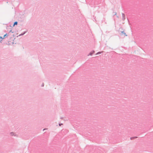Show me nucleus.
<instances>
[{
	"mask_svg": "<svg viewBox=\"0 0 153 153\" xmlns=\"http://www.w3.org/2000/svg\"><path fill=\"white\" fill-rule=\"evenodd\" d=\"M8 35V34L6 33L4 36L3 37H2L1 36H0V42H1V41L2 40L4 39L6 37H7Z\"/></svg>",
	"mask_w": 153,
	"mask_h": 153,
	"instance_id": "f257e3e1",
	"label": "nucleus"
},
{
	"mask_svg": "<svg viewBox=\"0 0 153 153\" xmlns=\"http://www.w3.org/2000/svg\"><path fill=\"white\" fill-rule=\"evenodd\" d=\"M27 32V31H25L23 33H22L21 34H19V36H17V37H18V36H21L24 35Z\"/></svg>",
	"mask_w": 153,
	"mask_h": 153,
	"instance_id": "f03ea898",
	"label": "nucleus"
},
{
	"mask_svg": "<svg viewBox=\"0 0 153 153\" xmlns=\"http://www.w3.org/2000/svg\"><path fill=\"white\" fill-rule=\"evenodd\" d=\"M122 20L123 21H124L126 19L125 14L123 13H122Z\"/></svg>",
	"mask_w": 153,
	"mask_h": 153,
	"instance_id": "7ed1b4c3",
	"label": "nucleus"
},
{
	"mask_svg": "<svg viewBox=\"0 0 153 153\" xmlns=\"http://www.w3.org/2000/svg\"><path fill=\"white\" fill-rule=\"evenodd\" d=\"M95 53V51L94 50L92 51L91 52L89 55H88V56L90 55L92 56L94 53Z\"/></svg>",
	"mask_w": 153,
	"mask_h": 153,
	"instance_id": "20e7f679",
	"label": "nucleus"
},
{
	"mask_svg": "<svg viewBox=\"0 0 153 153\" xmlns=\"http://www.w3.org/2000/svg\"><path fill=\"white\" fill-rule=\"evenodd\" d=\"M18 24V22L17 21L14 22L13 24L12 25V27H13L15 25H17Z\"/></svg>",
	"mask_w": 153,
	"mask_h": 153,
	"instance_id": "39448f33",
	"label": "nucleus"
},
{
	"mask_svg": "<svg viewBox=\"0 0 153 153\" xmlns=\"http://www.w3.org/2000/svg\"><path fill=\"white\" fill-rule=\"evenodd\" d=\"M125 35V36H127V35H126V33L124 32V31H121V35Z\"/></svg>",
	"mask_w": 153,
	"mask_h": 153,
	"instance_id": "423d86ee",
	"label": "nucleus"
},
{
	"mask_svg": "<svg viewBox=\"0 0 153 153\" xmlns=\"http://www.w3.org/2000/svg\"><path fill=\"white\" fill-rule=\"evenodd\" d=\"M102 52H99L97 53L96 54V55H98V54H100Z\"/></svg>",
	"mask_w": 153,
	"mask_h": 153,
	"instance_id": "0eeeda50",
	"label": "nucleus"
},
{
	"mask_svg": "<svg viewBox=\"0 0 153 153\" xmlns=\"http://www.w3.org/2000/svg\"><path fill=\"white\" fill-rule=\"evenodd\" d=\"M137 137H131L130 139L131 140H132V139H134V138H136Z\"/></svg>",
	"mask_w": 153,
	"mask_h": 153,
	"instance_id": "6e6552de",
	"label": "nucleus"
},
{
	"mask_svg": "<svg viewBox=\"0 0 153 153\" xmlns=\"http://www.w3.org/2000/svg\"><path fill=\"white\" fill-rule=\"evenodd\" d=\"M113 13L114 16L116 15L117 14V13L116 12H113Z\"/></svg>",
	"mask_w": 153,
	"mask_h": 153,
	"instance_id": "1a4fd4ad",
	"label": "nucleus"
},
{
	"mask_svg": "<svg viewBox=\"0 0 153 153\" xmlns=\"http://www.w3.org/2000/svg\"><path fill=\"white\" fill-rule=\"evenodd\" d=\"M10 32H11L12 33H14V32L13 31H12V30H10L9 31V33Z\"/></svg>",
	"mask_w": 153,
	"mask_h": 153,
	"instance_id": "9d476101",
	"label": "nucleus"
},
{
	"mask_svg": "<svg viewBox=\"0 0 153 153\" xmlns=\"http://www.w3.org/2000/svg\"><path fill=\"white\" fill-rule=\"evenodd\" d=\"M44 86V83H43L42 84L41 86H42V87H43V86Z\"/></svg>",
	"mask_w": 153,
	"mask_h": 153,
	"instance_id": "9b49d317",
	"label": "nucleus"
},
{
	"mask_svg": "<svg viewBox=\"0 0 153 153\" xmlns=\"http://www.w3.org/2000/svg\"><path fill=\"white\" fill-rule=\"evenodd\" d=\"M62 125V123H61V124H59V126H61Z\"/></svg>",
	"mask_w": 153,
	"mask_h": 153,
	"instance_id": "f8f14e48",
	"label": "nucleus"
},
{
	"mask_svg": "<svg viewBox=\"0 0 153 153\" xmlns=\"http://www.w3.org/2000/svg\"><path fill=\"white\" fill-rule=\"evenodd\" d=\"M10 134H11V135H13V132H11V133H10Z\"/></svg>",
	"mask_w": 153,
	"mask_h": 153,
	"instance_id": "ddd939ff",
	"label": "nucleus"
},
{
	"mask_svg": "<svg viewBox=\"0 0 153 153\" xmlns=\"http://www.w3.org/2000/svg\"><path fill=\"white\" fill-rule=\"evenodd\" d=\"M10 26L11 27H12V26H11V25H10Z\"/></svg>",
	"mask_w": 153,
	"mask_h": 153,
	"instance_id": "4468645a",
	"label": "nucleus"
},
{
	"mask_svg": "<svg viewBox=\"0 0 153 153\" xmlns=\"http://www.w3.org/2000/svg\"><path fill=\"white\" fill-rule=\"evenodd\" d=\"M46 129V128L44 129H43V130H45V129Z\"/></svg>",
	"mask_w": 153,
	"mask_h": 153,
	"instance_id": "2eb2a0df",
	"label": "nucleus"
},
{
	"mask_svg": "<svg viewBox=\"0 0 153 153\" xmlns=\"http://www.w3.org/2000/svg\"><path fill=\"white\" fill-rule=\"evenodd\" d=\"M14 36H14V35H13V36L14 37Z\"/></svg>",
	"mask_w": 153,
	"mask_h": 153,
	"instance_id": "dca6fc26",
	"label": "nucleus"
}]
</instances>
